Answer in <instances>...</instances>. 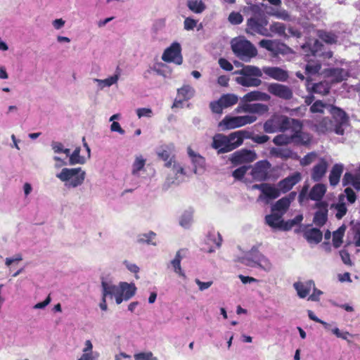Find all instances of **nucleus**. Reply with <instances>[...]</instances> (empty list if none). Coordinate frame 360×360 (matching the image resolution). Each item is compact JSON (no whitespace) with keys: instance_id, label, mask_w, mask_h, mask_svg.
I'll use <instances>...</instances> for the list:
<instances>
[{"instance_id":"obj_28","label":"nucleus","mask_w":360,"mask_h":360,"mask_svg":"<svg viewBox=\"0 0 360 360\" xmlns=\"http://www.w3.org/2000/svg\"><path fill=\"white\" fill-rule=\"evenodd\" d=\"M327 168V162L325 160L321 159L319 162L314 167L311 172V179L314 181H320L326 174Z\"/></svg>"},{"instance_id":"obj_35","label":"nucleus","mask_w":360,"mask_h":360,"mask_svg":"<svg viewBox=\"0 0 360 360\" xmlns=\"http://www.w3.org/2000/svg\"><path fill=\"white\" fill-rule=\"evenodd\" d=\"M343 169L344 166L342 164L334 165L329 174V181L331 186H335L339 183Z\"/></svg>"},{"instance_id":"obj_52","label":"nucleus","mask_w":360,"mask_h":360,"mask_svg":"<svg viewBox=\"0 0 360 360\" xmlns=\"http://www.w3.org/2000/svg\"><path fill=\"white\" fill-rule=\"evenodd\" d=\"M188 153L191 158L192 162L195 167V170L198 167H203L205 165V159L200 155L195 153L191 148H188Z\"/></svg>"},{"instance_id":"obj_41","label":"nucleus","mask_w":360,"mask_h":360,"mask_svg":"<svg viewBox=\"0 0 360 360\" xmlns=\"http://www.w3.org/2000/svg\"><path fill=\"white\" fill-rule=\"evenodd\" d=\"M343 184H351L356 191H360V177L351 173H345L343 178Z\"/></svg>"},{"instance_id":"obj_54","label":"nucleus","mask_w":360,"mask_h":360,"mask_svg":"<svg viewBox=\"0 0 360 360\" xmlns=\"http://www.w3.org/2000/svg\"><path fill=\"white\" fill-rule=\"evenodd\" d=\"M319 37L321 40L329 44H335L337 41L336 35L332 32L319 31Z\"/></svg>"},{"instance_id":"obj_29","label":"nucleus","mask_w":360,"mask_h":360,"mask_svg":"<svg viewBox=\"0 0 360 360\" xmlns=\"http://www.w3.org/2000/svg\"><path fill=\"white\" fill-rule=\"evenodd\" d=\"M120 76V72L119 70H117L113 75L110 76L106 79H94V82L97 84L98 88L99 89L103 90L105 87H110L114 84H116L119 80Z\"/></svg>"},{"instance_id":"obj_7","label":"nucleus","mask_w":360,"mask_h":360,"mask_svg":"<svg viewBox=\"0 0 360 360\" xmlns=\"http://www.w3.org/2000/svg\"><path fill=\"white\" fill-rule=\"evenodd\" d=\"M165 166L170 170L167 174L166 181L168 184H179L184 179L185 172L181 165L174 160V158L165 163Z\"/></svg>"},{"instance_id":"obj_49","label":"nucleus","mask_w":360,"mask_h":360,"mask_svg":"<svg viewBox=\"0 0 360 360\" xmlns=\"http://www.w3.org/2000/svg\"><path fill=\"white\" fill-rule=\"evenodd\" d=\"M321 63L318 61H309L305 67V72L308 76L319 73L321 70Z\"/></svg>"},{"instance_id":"obj_20","label":"nucleus","mask_w":360,"mask_h":360,"mask_svg":"<svg viewBox=\"0 0 360 360\" xmlns=\"http://www.w3.org/2000/svg\"><path fill=\"white\" fill-rule=\"evenodd\" d=\"M212 146L218 150L219 153H225L231 151L229 145L228 137L222 134H217L214 136Z\"/></svg>"},{"instance_id":"obj_13","label":"nucleus","mask_w":360,"mask_h":360,"mask_svg":"<svg viewBox=\"0 0 360 360\" xmlns=\"http://www.w3.org/2000/svg\"><path fill=\"white\" fill-rule=\"evenodd\" d=\"M162 60L167 63H174L176 65H181L183 63V58L180 44L173 42L167 47L162 55Z\"/></svg>"},{"instance_id":"obj_50","label":"nucleus","mask_w":360,"mask_h":360,"mask_svg":"<svg viewBox=\"0 0 360 360\" xmlns=\"http://www.w3.org/2000/svg\"><path fill=\"white\" fill-rule=\"evenodd\" d=\"M273 143L276 146L288 145L292 143V135H287L285 134H278L273 139Z\"/></svg>"},{"instance_id":"obj_31","label":"nucleus","mask_w":360,"mask_h":360,"mask_svg":"<svg viewBox=\"0 0 360 360\" xmlns=\"http://www.w3.org/2000/svg\"><path fill=\"white\" fill-rule=\"evenodd\" d=\"M265 221L272 229H283L282 213L273 212L272 214L266 216Z\"/></svg>"},{"instance_id":"obj_64","label":"nucleus","mask_w":360,"mask_h":360,"mask_svg":"<svg viewBox=\"0 0 360 360\" xmlns=\"http://www.w3.org/2000/svg\"><path fill=\"white\" fill-rule=\"evenodd\" d=\"M243 20L242 15L238 12H232L229 16V21L233 25H239Z\"/></svg>"},{"instance_id":"obj_16","label":"nucleus","mask_w":360,"mask_h":360,"mask_svg":"<svg viewBox=\"0 0 360 360\" xmlns=\"http://www.w3.org/2000/svg\"><path fill=\"white\" fill-rule=\"evenodd\" d=\"M259 46L272 52L275 55L285 54L289 50V48L285 44L269 39L261 40L259 41Z\"/></svg>"},{"instance_id":"obj_61","label":"nucleus","mask_w":360,"mask_h":360,"mask_svg":"<svg viewBox=\"0 0 360 360\" xmlns=\"http://www.w3.org/2000/svg\"><path fill=\"white\" fill-rule=\"evenodd\" d=\"M352 234L353 243L356 247H360V224H356L352 227Z\"/></svg>"},{"instance_id":"obj_56","label":"nucleus","mask_w":360,"mask_h":360,"mask_svg":"<svg viewBox=\"0 0 360 360\" xmlns=\"http://www.w3.org/2000/svg\"><path fill=\"white\" fill-rule=\"evenodd\" d=\"M270 32H274L281 37L286 36L285 26L281 22H274L270 25Z\"/></svg>"},{"instance_id":"obj_58","label":"nucleus","mask_w":360,"mask_h":360,"mask_svg":"<svg viewBox=\"0 0 360 360\" xmlns=\"http://www.w3.org/2000/svg\"><path fill=\"white\" fill-rule=\"evenodd\" d=\"M329 106H330V105L323 103L321 101H317L310 107V110L312 112H323L324 109L328 111Z\"/></svg>"},{"instance_id":"obj_47","label":"nucleus","mask_w":360,"mask_h":360,"mask_svg":"<svg viewBox=\"0 0 360 360\" xmlns=\"http://www.w3.org/2000/svg\"><path fill=\"white\" fill-rule=\"evenodd\" d=\"M330 86L328 82L324 81L314 84L312 86V90L316 94L326 95L329 92Z\"/></svg>"},{"instance_id":"obj_9","label":"nucleus","mask_w":360,"mask_h":360,"mask_svg":"<svg viewBox=\"0 0 360 360\" xmlns=\"http://www.w3.org/2000/svg\"><path fill=\"white\" fill-rule=\"evenodd\" d=\"M238 96L233 94L222 95L219 100L210 103V106L212 112L222 114L223 110L228 108L238 103Z\"/></svg>"},{"instance_id":"obj_39","label":"nucleus","mask_w":360,"mask_h":360,"mask_svg":"<svg viewBox=\"0 0 360 360\" xmlns=\"http://www.w3.org/2000/svg\"><path fill=\"white\" fill-rule=\"evenodd\" d=\"M146 159L141 155H136L131 165V174L139 176V172L143 169L146 165Z\"/></svg>"},{"instance_id":"obj_43","label":"nucleus","mask_w":360,"mask_h":360,"mask_svg":"<svg viewBox=\"0 0 360 360\" xmlns=\"http://www.w3.org/2000/svg\"><path fill=\"white\" fill-rule=\"evenodd\" d=\"M316 129L319 133H325L328 131H334V126L329 118H323L320 122L315 124Z\"/></svg>"},{"instance_id":"obj_60","label":"nucleus","mask_w":360,"mask_h":360,"mask_svg":"<svg viewBox=\"0 0 360 360\" xmlns=\"http://www.w3.org/2000/svg\"><path fill=\"white\" fill-rule=\"evenodd\" d=\"M134 360H158L151 352H139L134 355Z\"/></svg>"},{"instance_id":"obj_53","label":"nucleus","mask_w":360,"mask_h":360,"mask_svg":"<svg viewBox=\"0 0 360 360\" xmlns=\"http://www.w3.org/2000/svg\"><path fill=\"white\" fill-rule=\"evenodd\" d=\"M193 221V212L191 210L185 211L180 217L179 224L184 228H188Z\"/></svg>"},{"instance_id":"obj_2","label":"nucleus","mask_w":360,"mask_h":360,"mask_svg":"<svg viewBox=\"0 0 360 360\" xmlns=\"http://www.w3.org/2000/svg\"><path fill=\"white\" fill-rule=\"evenodd\" d=\"M101 295L110 300H115L117 304L132 298L137 290L134 283L121 281L116 285L112 278L102 276L101 281Z\"/></svg>"},{"instance_id":"obj_37","label":"nucleus","mask_w":360,"mask_h":360,"mask_svg":"<svg viewBox=\"0 0 360 360\" xmlns=\"http://www.w3.org/2000/svg\"><path fill=\"white\" fill-rule=\"evenodd\" d=\"M239 75H245L248 77L259 78L262 76V71L257 67L253 65H245L238 72Z\"/></svg>"},{"instance_id":"obj_55","label":"nucleus","mask_w":360,"mask_h":360,"mask_svg":"<svg viewBox=\"0 0 360 360\" xmlns=\"http://www.w3.org/2000/svg\"><path fill=\"white\" fill-rule=\"evenodd\" d=\"M327 220V210L317 211L314 217V223L316 226H323Z\"/></svg>"},{"instance_id":"obj_32","label":"nucleus","mask_w":360,"mask_h":360,"mask_svg":"<svg viewBox=\"0 0 360 360\" xmlns=\"http://www.w3.org/2000/svg\"><path fill=\"white\" fill-rule=\"evenodd\" d=\"M304 236L308 243L318 244L321 241L323 234L319 229L310 228L304 231Z\"/></svg>"},{"instance_id":"obj_45","label":"nucleus","mask_w":360,"mask_h":360,"mask_svg":"<svg viewBox=\"0 0 360 360\" xmlns=\"http://www.w3.org/2000/svg\"><path fill=\"white\" fill-rule=\"evenodd\" d=\"M271 153L275 157L283 159L290 158H292L294 155L293 152L288 148H273L271 150Z\"/></svg>"},{"instance_id":"obj_5","label":"nucleus","mask_w":360,"mask_h":360,"mask_svg":"<svg viewBox=\"0 0 360 360\" xmlns=\"http://www.w3.org/2000/svg\"><path fill=\"white\" fill-rule=\"evenodd\" d=\"M231 44L233 52L243 61L248 62L257 54L256 48L243 37L233 39Z\"/></svg>"},{"instance_id":"obj_40","label":"nucleus","mask_w":360,"mask_h":360,"mask_svg":"<svg viewBox=\"0 0 360 360\" xmlns=\"http://www.w3.org/2000/svg\"><path fill=\"white\" fill-rule=\"evenodd\" d=\"M173 150L174 146L172 144L164 145L158 149L157 154L160 158L167 162L172 158L170 156Z\"/></svg>"},{"instance_id":"obj_51","label":"nucleus","mask_w":360,"mask_h":360,"mask_svg":"<svg viewBox=\"0 0 360 360\" xmlns=\"http://www.w3.org/2000/svg\"><path fill=\"white\" fill-rule=\"evenodd\" d=\"M345 228L343 226L340 227L337 231L333 232V245L335 248H339L342 243V238L345 234Z\"/></svg>"},{"instance_id":"obj_17","label":"nucleus","mask_w":360,"mask_h":360,"mask_svg":"<svg viewBox=\"0 0 360 360\" xmlns=\"http://www.w3.org/2000/svg\"><path fill=\"white\" fill-rule=\"evenodd\" d=\"M270 166L266 160L257 162L251 172L252 178L256 181L265 180L268 176Z\"/></svg>"},{"instance_id":"obj_46","label":"nucleus","mask_w":360,"mask_h":360,"mask_svg":"<svg viewBox=\"0 0 360 360\" xmlns=\"http://www.w3.org/2000/svg\"><path fill=\"white\" fill-rule=\"evenodd\" d=\"M290 204V199L288 198H283L278 200L276 203L273 206L272 211L273 212H279L282 213V214L285 212V210L288 208Z\"/></svg>"},{"instance_id":"obj_8","label":"nucleus","mask_w":360,"mask_h":360,"mask_svg":"<svg viewBox=\"0 0 360 360\" xmlns=\"http://www.w3.org/2000/svg\"><path fill=\"white\" fill-rule=\"evenodd\" d=\"M302 122L294 119L289 129L292 133V141L295 144L307 145L310 143L311 136L309 134L302 131Z\"/></svg>"},{"instance_id":"obj_15","label":"nucleus","mask_w":360,"mask_h":360,"mask_svg":"<svg viewBox=\"0 0 360 360\" xmlns=\"http://www.w3.org/2000/svg\"><path fill=\"white\" fill-rule=\"evenodd\" d=\"M267 90L270 94L282 99L289 100L292 97V90L283 84L277 83L270 84L267 87Z\"/></svg>"},{"instance_id":"obj_21","label":"nucleus","mask_w":360,"mask_h":360,"mask_svg":"<svg viewBox=\"0 0 360 360\" xmlns=\"http://www.w3.org/2000/svg\"><path fill=\"white\" fill-rule=\"evenodd\" d=\"M257 158L255 152L250 150H240L232 155L231 161L236 164L251 162Z\"/></svg>"},{"instance_id":"obj_59","label":"nucleus","mask_w":360,"mask_h":360,"mask_svg":"<svg viewBox=\"0 0 360 360\" xmlns=\"http://www.w3.org/2000/svg\"><path fill=\"white\" fill-rule=\"evenodd\" d=\"M268 13L271 15L275 16L278 19H281L283 20H290V15L285 10L272 9V11L271 12H269Z\"/></svg>"},{"instance_id":"obj_6","label":"nucleus","mask_w":360,"mask_h":360,"mask_svg":"<svg viewBox=\"0 0 360 360\" xmlns=\"http://www.w3.org/2000/svg\"><path fill=\"white\" fill-rule=\"evenodd\" d=\"M241 262L251 267H259L262 269L269 271L272 268L270 261L263 256L255 247L247 252L241 258Z\"/></svg>"},{"instance_id":"obj_24","label":"nucleus","mask_w":360,"mask_h":360,"mask_svg":"<svg viewBox=\"0 0 360 360\" xmlns=\"http://www.w3.org/2000/svg\"><path fill=\"white\" fill-rule=\"evenodd\" d=\"M94 346L90 340H86L83 344L82 355L77 360H97L100 356L99 353L94 351Z\"/></svg>"},{"instance_id":"obj_44","label":"nucleus","mask_w":360,"mask_h":360,"mask_svg":"<svg viewBox=\"0 0 360 360\" xmlns=\"http://www.w3.org/2000/svg\"><path fill=\"white\" fill-rule=\"evenodd\" d=\"M187 6L195 13H201L206 8V6L202 0H188Z\"/></svg>"},{"instance_id":"obj_48","label":"nucleus","mask_w":360,"mask_h":360,"mask_svg":"<svg viewBox=\"0 0 360 360\" xmlns=\"http://www.w3.org/2000/svg\"><path fill=\"white\" fill-rule=\"evenodd\" d=\"M168 69V66L162 63H155L150 68V70L155 72L157 75L162 76L164 77H167L168 75L170 73Z\"/></svg>"},{"instance_id":"obj_22","label":"nucleus","mask_w":360,"mask_h":360,"mask_svg":"<svg viewBox=\"0 0 360 360\" xmlns=\"http://www.w3.org/2000/svg\"><path fill=\"white\" fill-rule=\"evenodd\" d=\"M221 241L222 238L219 232H210L205 239V244L207 245V248H205V251L210 253L214 252L216 249L220 248Z\"/></svg>"},{"instance_id":"obj_30","label":"nucleus","mask_w":360,"mask_h":360,"mask_svg":"<svg viewBox=\"0 0 360 360\" xmlns=\"http://www.w3.org/2000/svg\"><path fill=\"white\" fill-rule=\"evenodd\" d=\"M327 75L332 78L335 82H340L347 79L349 77V72L343 68H330L327 70Z\"/></svg>"},{"instance_id":"obj_11","label":"nucleus","mask_w":360,"mask_h":360,"mask_svg":"<svg viewBox=\"0 0 360 360\" xmlns=\"http://www.w3.org/2000/svg\"><path fill=\"white\" fill-rule=\"evenodd\" d=\"M308 190V185L303 186L299 195V200L300 202H303L305 199L307 198L314 201L321 200L326 192V187L324 184H317L312 187L307 196Z\"/></svg>"},{"instance_id":"obj_38","label":"nucleus","mask_w":360,"mask_h":360,"mask_svg":"<svg viewBox=\"0 0 360 360\" xmlns=\"http://www.w3.org/2000/svg\"><path fill=\"white\" fill-rule=\"evenodd\" d=\"M80 147H77L72 153H70L68 156L70 165H83L86 162L87 158L80 155Z\"/></svg>"},{"instance_id":"obj_27","label":"nucleus","mask_w":360,"mask_h":360,"mask_svg":"<svg viewBox=\"0 0 360 360\" xmlns=\"http://www.w3.org/2000/svg\"><path fill=\"white\" fill-rule=\"evenodd\" d=\"M270 98V96L266 93L253 91L244 95L242 101L244 102L243 103H249V102L255 101H269Z\"/></svg>"},{"instance_id":"obj_62","label":"nucleus","mask_w":360,"mask_h":360,"mask_svg":"<svg viewBox=\"0 0 360 360\" xmlns=\"http://www.w3.org/2000/svg\"><path fill=\"white\" fill-rule=\"evenodd\" d=\"M123 264L128 271L135 274V278L136 279L139 278L138 273L139 272L140 269L136 264L131 263L127 260H125Z\"/></svg>"},{"instance_id":"obj_42","label":"nucleus","mask_w":360,"mask_h":360,"mask_svg":"<svg viewBox=\"0 0 360 360\" xmlns=\"http://www.w3.org/2000/svg\"><path fill=\"white\" fill-rule=\"evenodd\" d=\"M195 91L193 86L189 84H185L178 89V96L183 100L187 101L193 98Z\"/></svg>"},{"instance_id":"obj_25","label":"nucleus","mask_w":360,"mask_h":360,"mask_svg":"<svg viewBox=\"0 0 360 360\" xmlns=\"http://www.w3.org/2000/svg\"><path fill=\"white\" fill-rule=\"evenodd\" d=\"M263 72L272 79L284 82L288 77V72L278 67H266L263 68Z\"/></svg>"},{"instance_id":"obj_14","label":"nucleus","mask_w":360,"mask_h":360,"mask_svg":"<svg viewBox=\"0 0 360 360\" xmlns=\"http://www.w3.org/2000/svg\"><path fill=\"white\" fill-rule=\"evenodd\" d=\"M281 195L278 187L266 184L262 193L258 196L257 202H262L268 205L271 200L277 198Z\"/></svg>"},{"instance_id":"obj_23","label":"nucleus","mask_w":360,"mask_h":360,"mask_svg":"<svg viewBox=\"0 0 360 360\" xmlns=\"http://www.w3.org/2000/svg\"><path fill=\"white\" fill-rule=\"evenodd\" d=\"M301 180V174L299 172H295L293 174L286 177L281 181L278 184V188L282 193H286L290 191L293 186L297 184Z\"/></svg>"},{"instance_id":"obj_19","label":"nucleus","mask_w":360,"mask_h":360,"mask_svg":"<svg viewBox=\"0 0 360 360\" xmlns=\"http://www.w3.org/2000/svg\"><path fill=\"white\" fill-rule=\"evenodd\" d=\"M250 136L251 132L247 130H239L227 136L231 151L241 146L245 138H250Z\"/></svg>"},{"instance_id":"obj_18","label":"nucleus","mask_w":360,"mask_h":360,"mask_svg":"<svg viewBox=\"0 0 360 360\" xmlns=\"http://www.w3.org/2000/svg\"><path fill=\"white\" fill-rule=\"evenodd\" d=\"M323 45L320 43L317 39L313 40L310 43H307L302 46L303 52L305 53L306 56H309L308 51H310L312 56H321L323 55L325 57L330 58L333 56L332 52L328 51L326 53H323L321 51Z\"/></svg>"},{"instance_id":"obj_34","label":"nucleus","mask_w":360,"mask_h":360,"mask_svg":"<svg viewBox=\"0 0 360 360\" xmlns=\"http://www.w3.org/2000/svg\"><path fill=\"white\" fill-rule=\"evenodd\" d=\"M183 257L181 255V251L179 250L176 255L174 258L171 260L170 266H172L174 272L177 274L179 276L186 278V276L184 271L182 269L181 266V262L182 260Z\"/></svg>"},{"instance_id":"obj_33","label":"nucleus","mask_w":360,"mask_h":360,"mask_svg":"<svg viewBox=\"0 0 360 360\" xmlns=\"http://www.w3.org/2000/svg\"><path fill=\"white\" fill-rule=\"evenodd\" d=\"M238 84L246 87H257L262 84V80L259 78L248 77L245 75H240L236 79Z\"/></svg>"},{"instance_id":"obj_26","label":"nucleus","mask_w":360,"mask_h":360,"mask_svg":"<svg viewBox=\"0 0 360 360\" xmlns=\"http://www.w3.org/2000/svg\"><path fill=\"white\" fill-rule=\"evenodd\" d=\"M294 288L296 290L297 295L300 298H305L314 287V282L311 280L305 282H295L293 284Z\"/></svg>"},{"instance_id":"obj_1","label":"nucleus","mask_w":360,"mask_h":360,"mask_svg":"<svg viewBox=\"0 0 360 360\" xmlns=\"http://www.w3.org/2000/svg\"><path fill=\"white\" fill-rule=\"evenodd\" d=\"M269 110L268 105L263 103H240L234 112L236 113H248L245 115H226L219 122V127L222 131L240 128L254 123L257 117L255 114L263 115Z\"/></svg>"},{"instance_id":"obj_63","label":"nucleus","mask_w":360,"mask_h":360,"mask_svg":"<svg viewBox=\"0 0 360 360\" xmlns=\"http://www.w3.org/2000/svg\"><path fill=\"white\" fill-rule=\"evenodd\" d=\"M136 115L139 118L148 117L150 118L153 116V110L148 108H141L136 110Z\"/></svg>"},{"instance_id":"obj_36","label":"nucleus","mask_w":360,"mask_h":360,"mask_svg":"<svg viewBox=\"0 0 360 360\" xmlns=\"http://www.w3.org/2000/svg\"><path fill=\"white\" fill-rule=\"evenodd\" d=\"M136 242L140 244H148L155 246L156 233L153 231H148V233H140L137 236Z\"/></svg>"},{"instance_id":"obj_4","label":"nucleus","mask_w":360,"mask_h":360,"mask_svg":"<svg viewBox=\"0 0 360 360\" xmlns=\"http://www.w3.org/2000/svg\"><path fill=\"white\" fill-rule=\"evenodd\" d=\"M293 120V118L275 113L264 123L263 129L267 134L283 133L290 129Z\"/></svg>"},{"instance_id":"obj_10","label":"nucleus","mask_w":360,"mask_h":360,"mask_svg":"<svg viewBox=\"0 0 360 360\" xmlns=\"http://www.w3.org/2000/svg\"><path fill=\"white\" fill-rule=\"evenodd\" d=\"M328 112L332 115L336 124L334 126V131L338 135H343L344 127L347 124L348 116L341 108L330 105L328 107Z\"/></svg>"},{"instance_id":"obj_57","label":"nucleus","mask_w":360,"mask_h":360,"mask_svg":"<svg viewBox=\"0 0 360 360\" xmlns=\"http://www.w3.org/2000/svg\"><path fill=\"white\" fill-rule=\"evenodd\" d=\"M51 146L55 153H64L66 156L70 155V149L65 148L63 144L60 142L52 141Z\"/></svg>"},{"instance_id":"obj_12","label":"nucleus","mask_w":360,"mask_h":360,"mask_svg":"<svg viewBox=\"0 0 360 360\" xmlns=\"http://www.w3.org/2000/svg\"><path fill=\"white\" fill-rule=\"evenodd\" d=\"M268 21L266 19H259L257 18H251L247 22L246 32L248 34H259L265 37H271L270 32L266 27Z\"/></svg>"},{"instance_id":"obj_3","label":"nucleus","mask_w":360,"mask_h":360,"mask_svg":"<svg viewBox=\"0 0 360 360\" xmlns=\"http://www.w3.org/2000/svg\"><path fill=\"white\" fill-rule=\"evenodd\" d=\"M67 189H74L84 184L86 178V172L81 167H63L56 174Z\"/></svg>"}]
</instances>
